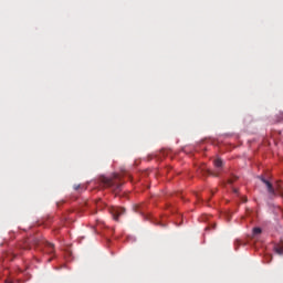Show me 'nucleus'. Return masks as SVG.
<instances>
[{
  "label": "nucleus",
  "mask_w": 283,
  "mask_h": 283,
  "mask_svg": "<svg viewBox=\"0 0 283 283\" xmlns=\"http://www.w3.org/2000/svg\"><path fill=\"white\" fill-rule=\"evenodd\" d=\"M120 180V175L114 174L113 177H101V182L106 188L114 189L115 191H119L120 187H123V184L118 182Z\"/></svg>",
  "instance_id": "f257e3e1"
},
{
  "label": "nucleus",
  "mask_w": 283,
  "mask_h": 283,
  "mask_svg": "<svg viewBox=\"0 0 283 283\" xmlns=\"http://www.w3.org/2000/svg\"><path fill=\"white\" fill-rule=\"evenodd\" d=\"M259 178L261 182L265 185L268 189V193H270V196H277V192L275 191V188H273V184H271V181L266 180L264 177H259Z\"/></svg>",
  "instance_id": "f03ea898"
},
{
  "label": "nucleus",
  "mask_w": 283,
  "mask_h": 283,
  "mask_svg": "<svg viewBox=\"0 0 283 283\" xmlns=\"http://www.w3.org/2000/svg\"><path fill=\"white\" fill-rule=\"evenodd\" d=\"M111 213L113 216V219L118 221V218H120V216H123V213H125V208H120V207L112 208Z\"/></svg>",
  "instance_id": "7ed1b4c3"
},
{
  "label": "nucleus",
  "mask_w": 283,
  "mask_h": 283,
  "mask_svg": "<svg viewBox=\"0 0 283 283\" xmlns=\"http://www.w3.org/2000/svg\"><path fill=\"white\" fill-rule=\"evenodd\" d=\"M214 167L217 168V172L208 171V174L210 176L219 177L220 174L218 171H220V169H222V159H220V158L216 159L214 160Z\"/></svg>",
  "instance_id": "20e7f679"
},
{
  "label": "nucleus",
  "mask_w": 283,
  "mask_h": 283,
  "mask_svg": "<svg viewBox=\"0 0 283 283\" xmlns=\"http://www.w3.org/2000/svg\"><path fill=\"white\" fill-rule=\"evenodd\" d=\"M45 248H46V253H49V254L54 253V244L53 243L46 242Z\"/></svg>",
  "instance_id": "39448f33"
},
{
  "label": "nucleus",
  "mask_w": 283,
  "mask_h": 283,
  "mask_svg": "<svg viewBox=\"0 0 283 283\" xmlns=\"http://www.w3.org/2000/svg\"><path fill=\"white\" fill-rule=\"evenodd\" d=\"M274 250L277 255H283V245H276Z\"/></svg>",
  "instance_id": "423d86ee"
},
{
  "label": "nucleus",
  "mask_w": 283,
  "mask_h": 283,
  "mask_svg": "<svg viewBox=\"0 0 283 283\" xmlns=\"http://www.w3.org/2000/svg\"><path fill=\"white\" fill-rule=\"evenodd\" d=\"M262 233V228H254L253 229V235H260Z\"/></svg>",
  "instance_id": "0eeeda50"
},
{
  "label": "nucleus",
  "mask_w": 283,
  "mask_h": 283,
  "mask_svg": "<svg viewBox=\"0 0 283 283\" xmlns=\"http://www.w3.org/2000/svg\"><path fill=\"white\" fill-rule=\"evenodd\" d=\"M238 180V177H232L231 179L228 180V185H233Z\"/></svg>",
  "instance_id": "6e6552de"
},
{
  "label": "nucleus",
  "mask_w": 283,
  "mask_h": 283,
  "mask_svg": "<svg viewBox=\"0 0 283 283\" xmlns=\"http://www.w3.org/2000/svg\"><path fill=\"white\" fill-rule=\"evenodd\" d=\"M78 189H83V186H81V185H75V186H74V190H75V191H78Z\"/></svg>",
  "instance_id": "1a4fd4ad"
},
{
  "label": "nucleus",
  "mask_w": 283,
  "mask_h": 283,
  "mask_svg": "<svg viewBox=\"0 0 283 283\" xmlns=\"http://www.w3.org/2000/svg\"><path fill=\"white\" fill-rule=\"evenodd\" d=\"M234 193H238V189L233 188Z\"/></svg>",
  "instance_id": "9d476101"
}]
</instances>
